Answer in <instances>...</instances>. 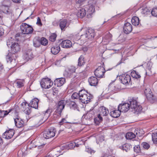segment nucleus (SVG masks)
I'll list each match as a JSON object with an SVG mask.
<instances>
[{
  "label": "nucleus",
  "instance_id": "nucleus-32",
  "mask_svg": "<svg viewBox=\"0 0 157 157\" xmlns=\"http://www.w3.org/2000/svg\"><path fill=\"white\" fill-rule=\"evenodd\" d=\"M126 138L127 139H131L136 137L135 135L132 132H128L126 134Z\"/></svg>",
  "mask_w": 157,
  "mask_h": 157
},
{
  "label": "nucleus",
  "instance_id": "nucleus-33",
  "mask_svg": "<svg viewBox=\"0 0 157 157\" xmlns=\"http://www.w3.org/2000/svg\"><path fill=\"white\" fill-rule=\"evenodd\" d=\"M144 93L147 98H151V97L152 95L151 94V92L150 88H148L146 89L144 91Z\"/></svg>",
  "mask_w": 157,
  "mask_h": 157
},
{
  "label": "nucleus",
  "instance_id": "nucleus-8",
  "mask_svg": "<svg viewBox=\"0 0 157 157\" xmlns=\"http://www.w3.org/2000/svg\"><path fill=\"white\" fill-rule=\"evenodd\" d=\"M98 68H97L94 72V74L95 77L92 76L90 78L88 79V82L90 84L91 86H96L98 83V73L97 72Z\"/></svg>",
  "mask_w": 157,
  "mask_h": 157
},
{
  "label": "nucleus",
  "instance_id": "nucleus-26",
  "mask_svg": "<svg viewBox=\"0 0 157 157\" xmlns=\"http://www.w3.org/2000/svg\"><path fill=\"white\" fill-rule=\"evenodd\" d=\"M60 50V47L59 45L54 46L51 48V52L54 55L58 54Z\"/></svg>",
  "mask_w": 157,
  "mask_h": 157
},
{
  "label": "nucleus",
  "instance_id": "nucleus-12",
  "mask_svg": "<svg viewBox=\"0 0 157 157\" xmlns=\"http://www.w3.org/2000/svg\"><path fill=\"white\" fill-rule=\"evenodd\" d=\"M118 108L121 112H126L130 108L129 104L124 103L120 104L118 106Z\"/></svg>",
  "mask_w": 157,
  "mask_h": 157
},
{
  "label": "nucleus",
  "instance_id": "nucleus-6",
  "mask_svg": "<svg viewBox=\"0 0 157 157\" xmlns=\"http://www.w3.org/2000/svg\"><path fill=\"white\" fill-rule=\"evenodd\" d=\"M56 131L54 128H51L48 130H45L43 132V136L46 139H49L55 136Z\"/></svg>",
  "mask_w": 157,
  "mask_h": 157
},
{
  "label": "nucleus",
  "instance_id": "nucleus-34",
  "mask_svg": "<svg viewBox=\"0 0 157 157\" xmlns=\"http://www.w3.org/2000/svg\"><path fill=\"white\" fill-rule=\"evenodd\" d=\"M69 106L71 109L75 110L76 109H78V107L77 105L74 102H71Z\"/></svg>",
  "mask_w": 157,
  "mask_h": 157
},
{
  "label": "nucleus",
  "instance_id": "nucleus-28",
  "mask_svg": "<svg viewBox=\"0 0 157 157\" xmlns=\"http://www.w3.org/2000/svg\"><path fill=\"white\" fill-rule=\"evenodd\" d=\"M100 71L99 75V78H103L105 77L104 74L105 73V71L104 67H100L99 68V71Z\"/></svg>",
  "mask_w": 157,
  "mask_h": 157
},
{
  "label": "nucleus",
  "instance_id": "nucleus-35",
  "mask_svg": "<svg viewBox=\"0 0 157 157\" xmlns=\"http://www.w3.org/2000/svg\"><path fill=\"white\" fill-rule=\"evenodd\" d=\"M33 45L35 47H38L40 45V42L39 39L35 38L33 40Z\"/></svg>",
  "mask_w": 157,
  "mask_h": 157
},
{
  "label": "nucleus",
  "instance_id": "nucleus-9",
  "mask_svg": "<svg viewBox=\"0 0 157 157\" xmlns=\"http://www.w3.org/2000/svg\"><path fill=\"white\" fill-rule=\"evenodd\" d=\"M76 69V67L72 65L68 67L64 73V76L67 78H70L73 73L75 72Z\"/></svg>",
  "mask_w": 157,
  "mask_h": 157
},
{
  "label": "nucleus",
  "instance_id": "nucleus-17",
  "mask_svg": "<svg viewBox=\"0 0 157 157\" xmlns=\"http://www.w3.org/2000/svg\"><path fill=\"white\" fill-rule=\"evenodd\" d=\"M65 79L64 78H57L54 81V84L58 87L62 86L64 83Z\"/></svg>",
  "mask_w": 157,
  "mask_h": 157
},
{
  "label": "nucleus",
  "instance_id": "nucleus-16",
  "mask_svg": "<svg viewBox=\"0 0 157 157\" xmlns=\"http://www.w3.org/2000/svg\"><path fill=\"white\" fill-rule=\"evenodd\" d=\"M132 26L130 23L127 22L124 24L123 30L124 32L125 33L129 34L132 32Z\"/></svg>",
  "mask_w": 157,
  "mask_h": 157
},
{
  "label": "nucleus",
  "instance_id": "nucleus-45",
  "mask_svg": "<svg viewBox=\"0 0 157 157\" xmlns=\"http://www.w3.org/2000/svg\"><path fill=\"white\" fill-rule=\"evenodd\" d=\"M141 145L144 148L146 149H148L150 147V146L148 144L145 142L142 143Z\"/></svg>",
  "mask_w": 157,
  "mask_h": 157
},
{
  "label": "nucleus",
  "instance_id": "nucleus-54",
  "mask_svg": "<svg viewBox=\"0 0 157 157\" xmlns=\"http://www.w3.org/2000/svg\"><path fill=\"white\" fill-rule=\"evenodd\" d=\"M114 85L112 84H110L108 86V88L109 89L110 91H113L114 89H113V87H114Z\"/></svg>",
  "mask_w": 157,
  "mask_h": 157
},
{
  "label": "nucleus",
  "instance_id": "nucleus-64",
  "mask_svg": "<svg viewBox=\"0 0 157 157\" xmlns=\"http://www.w3.org/2000/svg\"><path fill=\"white\" fill-rule=\"evenodd\" d=\"M74 144H75V146H76V147H78L79 146V144H76L75 143H74Z\"/></svg>",
  "mask_w": 157,
  "mask_h": 157
},
{
  "label": "nucleus",
  "instance_id": "nucleus-38",
  "mask_svg": "<svg viewBox=\"0 0 157 157\" xmlns=\"http://www.w3.org/2000/svg\"><path fill=\"white\" fill-rule=\"evenodd\" d=\"M122 148L123 150L127 152L130 149V146L128 144H126L123 145Z\"/></svg>",
  "mask_w": 157,
  "mask_h": 157
},
{
  "label": "nucleus",
  "instance_id": "nucleus-57",
  "mask_svg": "<svg viewBox=\"0 0 157 157\" xmlns=\"http://www.w3.org/2000/svg\"><path fill=\"white\" fill-rule=\"evenodd\" d=\"M85 0H76V3L80 4L85 1Z\"/></svg>",
  "mask_w": 157,
  "mask_h": 157
},
{
  "label": "nucleus",
  "instance_id": "nucleus-51",
  "mask_svg": "<svg viewBox=\"0 0 157 157\" xmlns=\"http://www.w3.org/2000/svg\"><path fill=\"white\" fill-rule=\"evenodd\" d=\"M12 38H10V39L8 40H7V45L8 46V47H9V46H11V44L12 43H13L11 42V40H12Z\"/></svg>",
  "mask_w": 157,
  "mask_h": 157
},
{
  "label": "nucleus",
  "instance_id": "nucleus-36",
  "mask_svg": "<svg viewBox=\"0 0 157 157\" xmlns=\"http://www.w3.org/2000/svg\"><path fill=\"white\" fill-rule=\"evenodd\" d=\"M31 108L32 107L30 106L29 105H28L27 108L25 109H23L22 110L24 111L25 113L27 115H29L31 112Z\"/></svg>",
  "mask_w": 157,
  "mask_h": 157
},
{
  "label": "nucleus",
  "instance_id": "nucleus-5",
  "mask_svg": "<svg viewBox=\"0 0 157 157\" xmlns=\"http://www.w3.org/2000/svg\"><path fill=\"white\" fill-rule=\"evenodd\" d=\"M20 29L22 33L24 34L31 33L33 31V29L31 26L25 23L21 24Z\"/></svg>",
  "mask_w": 157,
  "mask_h": 157
},
{
  "label": "nucleus",
  "instance_id": "nucleus-56",
  "mask_svg": "<svg viewBox=\"0 0 157 157\" xmlns=\"http://www.w3.org/2000/svg\"><path fill=\"white\" fill-rule=\"evenodd\" d=\"M4 33V30L3 28L1 27H0V36H2Z\"/></svg>",
  "mask_w": 157,
  "mask_h": 157
},
{
  "label": "nucleus",
  "instance_id": "nucleus-47",
  "mask_svg": "<svg viewBox=\"0 0 157 157\" xmlns=\"http://www.w3.org/2000/svg\"><path fill=\"white\" fill-rule=\"evenodd\" d=\"M23 81L21 80H19L17 82V86L19 88L23 86Z\"/></svg>",
  "mask_w": 157,
  "mask_h": 157
},
{
  "label": "nucleus",
  "instance_id": "nucleus-14",
  "mask_svg": "<svg viewBox=\"0 0 157 157\" xmlns=\"http://www.w3.org/2000/svg\"><path fill=\"white\" fill-rule=\"evenodd\" d=\"M14 134V130L10 129L5 132L3 134V137L6 139H9L11 138Z\"/></svg>",
  "mask_w": 157,
  "mask_h": 157
},
{
  "label": "nucleus",
  "instance_id": "nucleus-60",
  "mask_svg": "<svg viewBox=\"0 0 157 157\" xmlns=\"http://www.w3.org/2000/svg\"><path fill=\"white\" fill-rule=\"evenodd\" d=\"M82 50L84 52H86L87 51L88 48L86 47H84L82 48Z\"/></svg>",
  "mask_w": 157,
  "mask_h": 157
},
{
  "label": "nucleus",
  "instance_id": "nucleus-42",
  "mask_svg": "<svg viewBox=\"0 0 157 157\" xmlns=\"http://www.w3.org/2000/svg\"><path fill=\"white\" fill-rule=\"evenodd\" d=\"M57 35L55 33H52L49 37V40L52 42H54L56 40Z\"/></svg>",
  "mask_w": 157,
  "mask_h": 157
},
{
  "label": "nucleus",
  "instance_id": "nucleus-21",
  "mask_svg": "<svg viewBox=\"0 0 157 157\" xmlns=\"http://www.w3.org/2000/svg\"><path fill=\"white\" fill-rule=\"evenodd\" d=\"M24 58L27 60H29L30 59H32L33 56V53L31 50H27L25 53L24 55Z\"/></svg>",
  "mask_w": 157,
  "mask_h": 157
},
{
  "label": "nucleus",
  "instance_id": "nucleus-4",
  "mask_svg": "<svg viewBox=\"0 0 157 157\" xmlns=\"http://www.w3.org/2000/svg\"><path fill=\"white\" fill-rule=\"evenodd\" d=\"M81 30H83L86 31L85 34L81 35L80 38L83 39L85 38V40H86L88 39H91L94 36L95 33L94 30L91 29H89L87 30L86 28H82Z\"/></svg>",
  "mask_w": 157,
  "mask_h": 157
},
{
  "label": "nucleus",
  "instance_id": "nucleus-41",
  "mask_svg": "<svg viewBox=\"0 0 157 157\" xmlns=\"http://www.w3.org/2000/svg\"><path fill=\"white\" fill-rule=\"evenodd\" d=\"M9 112L7 111L0 110V117H3L7 115Z\"/></svg>",
  "mask_w": 157,
  "mask_h": 157
},
{
  "label": "nucleus",
  "instance_id": "nucleus-49",
  "mask_svg": "<svg viewBox=\"0 0 157 157\" xmlns=\"http://www.w3.org/2000/svg\"><path fill=\"white\" fill-rule=\"evenodd\" d=\"M134 150L135 152L139 153L140 151V146L139 145L135 146L134 147Z\"/></svg>",
  "mask_w": 157,
  "mask_h": 157
},
{
  "label": "nucleus",
  "instance_id": "nucleus-3",
  "mask_svg": "<svg viewBox=\"0 0 157 157\" xmlns=\"http://www.w3.org/2000/svg\"><path fill=\"white\" fill-rule=\"evenodd\" d=\"M130 108L133 109L135 113L140 112L142 109V107L139 105L137 101L132 98L130 99L129 102Z\"/></svg>",
  "mask_w": 157,
  "mask_h": 157
},
{
  "label": "nucleus",
  "instance_id": "nucleus-19",
  "mask_svg": "<svg viewBox=\"0 0 157 157\" xmlns=\"http://www.w3.org/2000/svg\"><path fill=\"white\" fill-rule=\"evenodd\" d=\"M60 44L61 46L63 48H68L71 46L72 44L70 40H66L63 41Z\"/></svg>",
  "mask_w": 157,
  "mask_h": 157
},
{
  "label": "nucleus",
  "instance_id": "nucleus-48",
  "mask_svg": "<svg viewBox=\"0 0 157 157\" xmlns=\"http://www.w3.org/2000/svg\"><path fill=\"white\" fill-rule=\"evenodd\" d=\"M152 15L155 17H157V8L153 9L151 12Z\"/></svg>",
  "mask_w": 157,
  "mask_h": 157
},
{
  "label": "nucleus",
  "instance_id": "nucleus-44",
  "mask_svg": "<svg viewBox=\"0 0 157 157\" xmlns=\"http://www.w3.org/2000/svg\"><path fill=\"white\" fill-rule=\"evenodd\" d=\"M5 8V9H3L2 10L3 13L7 14H9L11 13V12L8 7H6Z\"/></svg>",
  "mask_w": 157,
  "mask_h": 157
},
{
  "label": "nucleus",
  "instance_id": "nucleus-1",
  "mask_svg": "<svg viewBox=\"0 0 157 157\" xmlns=\"http://www.w3.org/2000/svg\"><path fill=\"white\" fill-rule=\"evenodd\" d=\"M11 52H10L6 56V59L7 62H11L13 59H15V53L20 51L21 49L20 46L17 43L14 42L10 46Z\"/></svg>",
  "mask_w": 157,
  "mask_h": 157
},
{
  "label": "nucleus",
  "instance_id": "nucleus-29",
  "mask_svg": "<svg viewBox=\"0 0 157 157\" xmlns=\"http://www.w3.org/2000/svg\"><path fill=\"white\" fill-rule=\"evenodd\" d=\"M131 21L133 25L137 26L139 24V19L138 17L134 16L132 18Z\"/></svg>",
  "mask_w": 157,
  "mask_h": 157
},
{
  "label": "nucleus",
  "instance_id": "nucleus-2",
  "mask_svg": "<svg viewBox=\"0 0 157 157\" xmlns=\"http://www.w3.org/2000/svg\"><path fill=\"white\" fill-rule=\"evenodd\" d=\"M80 100L83 103L87 104L90 102L92 96L85 90L79 91Z\"/></svg>",
  "mask_w": 157,
  "mask_h": 157
},
{
  "label": "nucleus",
  "instance_id": "nucleus-59",
  "mask_svg": "<svg viewBox=\"0 0 157 157\" xmlns=\"http://www.w3.org/2000/svg\"><path fill=\"white\" fill-rule=\"evenodd\" d=\"M100 114H99V123L102 121V118Z\"/></svg>",
  "mask_w": 157,
  "mask_h": 157
},
{
  "label": "nucleus",
  "instance_id": "nucleus-62",
  "mask_svg": "<svg viewBox=\"0 0 157 157\" xmlns=\"http://www.w3.org/2000/svg\"><path fill=\"white\" fill-rule=\"evenodd\" d=\"M3 68V67L2 65L0 63V71L2 70Z\"/></svg>",
  "mask_w": 157,
  "mask_h": 157
},
{
  "label": "nucleus",
  "instance_id": "nucleus-10",
  "mask_svg": "<svg viewBox=\"0 0 157 157\" xmlns=\"http://www.w3.org/2000/svg\"><path fill=\"white\" fill-rule=\"evenodd\" d=\"M120 79L123 84H128L130 82L131 77L129 75L124 74L120 76Z\"/></svg>",
  "mask_w": 157,
  "mask_h": 157
},
{
  "label": "nucleus",
  "instance_id": "nucleus-50",
  "mask_svg": "<svg viewBox=\"0 0 157 157\" xmlns=\"http://www.w3.org/2000/svg\"><path fill=\"white\" fill-rule=\"evenodd\" d=\"M86 151L91 154H94L95 152L94 150L91 149L90 148H88L86 149Z\"/></svg>",
  "mask_w": 157,
  "mask_h": 157
},
{
  "label": "nucleus",
  "instance_id": "nucleus-39",
  "mask_svg": "<svg viewBox=\"0 0 157 157\" xmlns=\"http://www.w3.org/2000/svg\"><path fill=\"white\" fill-rule=\"evenodd\" d=\"M40 40L41 44L42 45L45 46L48 44V40L44 37L41 38Z\"/></svg>",
  "mask_w": 157,
  "mask_h": 157
},
{
  "label": "nucleus",
  "instance_id": "nucleus-13",
  "mask_svg": "<svg viewBox=\"0 0 157 157\" xmlns=\"http://www.w3.org/2000/svg\"><path fill=\"white\" fill-rule=\"evenodd\" d=\"M112 36L109 32L106 33L102 38V42L104 44H107L112 40Z\"/></svg>",
  "mask_w": 157,
  "mask_h": 157
},
{
  "label": "nucleus",
  "instance_id": "nucleus-24",
  "mask_svg": "<svg viewBox=\"0 0 157 157\" xmlns=\"http://www.w3.org/2000/svg\"><path fill=\"white\" fill-rule=\"evenodd\" d=\"M86 13V10L85 8H82L78 10L77 13L78 17L81 18L84 17Z\"/></svg>",
  "mask_w": 157,
  "mask_h": 157
},
{
  "label": "nucleus",
  "instance_id": "nucleus-52",
  "mask_svg": "<svg viewBox=\"0 0 157 157\" xmlns=\"http://www.w3.org/2000/svg\"><path fill=\"white\" fill-rule=\"evenodd\" d=\"M36 24L39 26L42 25V23L41 22V20L39 17H38L37 18V21Z\"/></svg>",
  "mask_w": 157,
  "mask_h": 157
},
{
  "label": "nucleus",
  "instance_id": "nucleus-46",
  "mask_svg": "<svg viewBox=\"0 0 157 157\" xmlns=\"http://www.w3.org/2000/svg\"><path fill=\"white\" fill-rule=\"evenodd\" d=\"M28 105H30L29 104H28L26 102H23L21 105V108L22 110L25 109L27 108Z\"/></svg>",
  "mask_w": 157,
  "mask_h": 157
},
{
  "label": "nucleus",
  "instance_id": "nucleus-7",
  "mask_svg": "<svg viewBox=\"0 0 157 157\" xmlns=\"http://www.w3.org/2000/svg\"><path fill=\"white\" fill-rule=\"evenodd\" d=\"M53 84V82L48 78H43L40 82L42 88L45 89H48L52 86Z\"/></svg>",
  "mask_w": 157,
  "mask_h": 157
},
{
  "label": "nucleus",
  "instance_id": "nucleus-18",
  "mask_svg": "<svg viewBox=\"0 0 157 157\" xmlns=\"http://www.w3.org/2000/svg\"><path fill=\"white\" fill-rule=\"evenodd\" d=\"M86 10L87 11V16H91L95 11L94 6L93 5L89 4L85 7Z\"/></svg>",
  "mask_w": 157,
  "mask_h": 157
},
{
  "label": "nucleus",
  "instance_id": "nucleus-53",
  "mask_svg": "<svg viewBox=\"0 0 157 157\" xmlns=\"http://www.w3.org/2000/svg\"><path fill=\"white\" fill-rule=\"evenodd\" d=\"M66 122V119L64 118H63L62 119L61 121L59 122V124L60 125H62L64 123H65Z\"/></svg>",
  "mask_w": 157,
  "mask_h": 157
},
{
  "label": "nucleus",
  "instance_id": "nucleus-25",
  "mask_svg": "<svg viewBox=\"0 0 157 157\" xmlns=\"http://www.w3.org/2000/svg\"><path fill=\"white\" fill-rule=\"evenodd\" d=\"M121 112L119 109L113 110L111 111L110 113V116L114 118H117L119 117L120 115Z\"/></svg>",
  "mask_w": 157,
  "mask_h": 157
},
{
  "label": "nucleus",
  "instance_id": "nucleus-11",
  "mask_svg": "<svg viewBox=\"0 0 157 157\" xmlns=\"http://www.w3.org/2000/svg\"><path fill=\"white\" fill-rule=\"evenodd\" d=\"M66 103V101L63 100H61L58 102L57 108L56 111V112L59 114H61L63 109L65 107Z\"/></svg>",
  "mask_w": 157,
  "mask_h": 157
},
{
  "label": "nucleus",
  "instance_id": "nucleus-30",
  "mask_svg": "<svg viewBox=\"0 0 157 157\" xmlns=\"http://www.w3.org/2000/svg\"><path fill=\"white\" fill-rule=\"evenodd\" d=\"M85 63L84 59L83 56L81 55L80 56L78 60V64L77 66L81 67L84 65Z\"/></svg>",
  "mask_w": 157,
  "mask_h": 157
},
{
  "label": "nucleus",
  "instance_id": "nucleus-37",
  "mask_svg": "<svg viewBox=\"0 0 157 157\" xmlns=\"http://www.w3.org/2000/svg\"><path fill=\"white\" fill-rule=\"evenodd\" d=\"M150 11L147 7H144L142 8L141 9V13L142 14L145 15H147L148 13H150Z\"/></svg>",
  "mask_w": 157,
  "mask_h": 157
},
{
  "label": "nucleus",
  "instance_id": "nucleus-15",
  "mask_svg": "<svg viewBox=\"0 0 157 157\" xmlns=\"http://www.w3.org/2000/svg\"><path fill=\"white\" fill-rule=\"evenodd\" d=\"M15 126L18 128H20L23 127L24 125V123L19 117L17 116L15 118H14Z\"/></svg>",
  "mask_w": 157,
  "mask_h": 157
},
{
  "label": "nucleus",
  "instance_id": "nucleus-20",
  "mask_svg": "<svg viewBox=\"0 0 157 157\" xmlns=\"http://www.w3.org/2000/svg\"><path fill=\"white\" fill-rule=\"evenodd\" d=\"M99 112L100 115L105 116L109 113V111L106 108L102 106L99 108Z\"/></svg>",
  "mask_w": 157,
  "mask_h": 157
},
{
  "label": "nucleus",
  "instance_id": "nucleus-40",
  "mask_svg": "<svg viewBox=\"0 0 157 157\" xmlns=\"http://www.w3.org/2000/svg\"><path fill=\"white\" fill-rule=\"evenodd\" d=\"M152 137L153 143L155 144H157V132L153 133Z\"/></svg>",
  "mask_w": 157,
  "mask_h": 157
},
{
  "label": "nucleus",
  "instance_id": "nucleus-61",
  "mask_svg": "<svg viewBox=\"0 0 157 157\" xmlns=\"http://www.w3.org/2000/svg\"><path fill=\"white\" fill-rule=\"evenodd\" d=\"M14 2L16 3H19L20 2V0H12Z\"/></svg>",
  "mask_w": 157,
  "mask_h": 157
},
{
  "label": "nucleus",
  "instance_id": "nucleus-63",
  "mask_svg": "<svg viewBox=\"0 0 157 157\" xmlns=\"http://www.w3.org/2000/svg\"><path fill=\"white\" fill-rule=\"evenodd\" d=\"M3 17L2 13L1 12H0V18H2Z\"/></svg>",
  "mask_w": 157,
  "mask_h": 157
},
{
  "label": "nucleus",
  "instance_id": "nucleus-23",
  "mask_svg": "<svg viewBox=\"0 0 157 157\" xmlns=\"http://www.w3.org/2000/svg\"><path fill=\"white\" fill-rule=\"evenodd\" d=\"M38 99L37 98H34L31 101L29 105L31 107L36 109L38 107Z\"/></svg>",
  "mask_w": 157,
  "mask_h": 157
},
{
  "label": "nucleus",
  "instance_id": "nucleus-22",
  "mask_svg": "<svg viewBox=\"0 0 157 157\" xmlns=\"http://www.w3.org/2000/svg\"><path fill=\"white\" fill-rule=\"evenodd\" d=\"M69 25V23L67 22V20L64 19L61 20L59 23V26L62 30L67 28Z\"/></svg>",
  "mask_w": 157,
  "mask_h": 157
},
{
  "label": "nucleus",
  "instance_id": "nucleus-27",
  "mask_svg": "<svg viewBox=\"0 0 157 157\" xmlns=\"http://www.w3.org/2000/svg\"><path fill=\"white\" fill-rule=\"evenodd\" d=\"M51 112V110L50 109H48L46 111L43 112V114L44 115L43 118L44 121H45L50 117Z\"/></svg>",
  "mask_w": 157,
  "mask_h": 157
},
{
  "label": "nucleus",
  "instance_id": "nucleus-43",
  "mask_svg": "<svg viewBox=\"0 0 157 157\" xmlns=\"http://www.w3.org/2000/svg\"><path fill=\"white\" fill-rule=\"evenodd\" d=\"M71 98L73 99L79 98L80 100L79 92L78 94L77 93H74L71 96Z\"/></svg>",
  "mask_w": 157,
  "mask_h": 157
},
{
  "label": "nucleus",
  "instance_id": "nucleus-31",
  "mask_svg": "<svg viewBox=\"0 0 157 157\" xmlns=\"http://www.w3.org/2000/svg\"><path fill=\"white\" fill-rule=\"evenodd\" d=\"M131 75L132 77L136 78H140L141 77L140 73L136 71L133 70L131 73Z\"/></svg>",
  "mask_w": 157,
  "mask_h": 157
},
{
  "label": "nucleus",
  "instance_id": "nucleus-58",
  "mask_svg": "<svg viewBox=\"0 0 157 157\" xmlns=\"http://www.w3.org/2000/svg\"><path fill=\"white\" fill-rule=\"evenodd\" d=\"M100 142H102L104 140V136H101L100 137Z\"/></svg>",
  "mask_w": 157,
  "mask_h": 157
},
{
  "label": "nucleus",
  "instance_id": "nucleus-55",
  "mask_svg": "<svg viewBox=\"0 0 157 157\" xmlns=\"http://www.w3.org/2000/svg\"><path fill=\"white\" fill-rule=\"evenodd\" d=\"M97 117L94 118V123L97 125L98 124V114L97 115Z\"/></svg>",
  "mask_w": 157,
  "mask_h": 157
}]
</instances>
